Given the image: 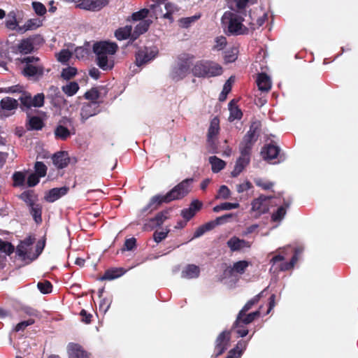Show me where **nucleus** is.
I'll use <instances>...</instances> for the list:
<instances>
[{"mask_svg":"<svg viewBox=\"0 0 358 358\" xmlns=\"http://www.w3.org/2000/svg\"><path fill=\"white\" fill-rule=\"evenodd\" d=\"M202 203L196 199L191 202L189 208H184L181 210L182 217L188 222L190 220L202 207Z\"/></svg>","mask_w":358,"mask_h":358,"instance_id":"obj_19","label":"nucleus"},{"mask_svg":"<svg viewBox=\"0 0 358 358\" xmlns=\"http://www.w3.org/2000/svg\"><path fill=\"white\" fill-rule=\"evenodd\" d=\"M100 112L99 101L83 103L80 110V116L83 122Z\"/></svg>","mask_w":358,"mask_h":358,"instance_id":"obj_16","label":"nucleus"},{"mask_svg":"<svg viewBox=\"0 0 358 358\" xmlns=\"http://www.w3.org/2000/svg\"><path fill=\"white\" fill-rule=\"evenodd\" d=\"M285 256L286 252L285 250H282L280 254L274 255L271 259L272 267L275 266L278 263L280 262V264L275 268V269H278L279 271H286L293 268L297 261L296 253L293 255L289 262H283L285 259Z\"/></svg>","mask_w":358,"mask_h":358,"instance_id":"obj_9","label":"nucleus"},{"mask_svg":"<svg viewBox=\"0 0 358 358\" xmlns=\"http://www.w3.org/2000/svg\"><path fill=\"white\" fill-rule=\"evenodd\" d=\"M231 90V83L230 79H229L224 85L222 91L219 96V100L220 101H224L226 99L227 94L230 92Z\"/></svg>","mask_w":358,"mask_h":358,"instance_id":"obj_57","label":"nucleus"},{"mask_svg":"<svg viewBox=\"0 0 358 358\" xmlns=\"http://www.w3.org/2000/svg\"><path fill=\"white\" fill-rule=\"evenodd\" d=\"M269 199H271L270 196L261 195L258 198L254 199L251 203L252 210L256 211L259 214L266 213L268 211V208L265 202Z\"/></svg>","mask_w":358,"mask_h":358,"instance_id":"obj_23","label":"nucleus"},{"mask_svg":"<svg viewBox=\"0 0 358 358\" xmlns=\"http://www.w3.org/2000/svg\"><path fill=\"white\" fill-rule=\"evenodd\" d=\"M264 291L261 292L258 294L255 295L253 298L250 299L242 308V309L239 311V317L242 315V314H244L245 313H247L248 310H250L255 305L258 303L260 299L262 297Z\"/></svg>","mask_w":358,"mask_h":358,"instance_id":"obj_37","label":"nucleus"},{"mask_svg":"<svg viewBox=\"0 0 358 358\" xmlns=\"http://www.w3.org/2000/svg\"><path fill=\"white\" fill-rule=\"evenodd\" d=\"M209 162L211 164V169L213 173H218L224 169L226 162L216 156L209 157Z\"/></svg>","mask_w":358,"mask_h":358,"instance_id":"obj_36","label":"nucleus"},{"mask_svg":"<svg viewBox=\"0 0 358 358\" xmlns=\"http://www.w3.org/2000/svg\"><path fill=\"white\" fill-rule=\"evenodd\" d=\"M229 110L230 111V115L229 117V121H234L235 120H241L243 117V113L241 110L236 104L234 100H231L229 103Z\"/></svg>","mask_w":358,"mask_h":358,"instance_id":"obj_34","label":"nucleus"},{"mask_svg":"<svg viewBox=\"0 0 358 358\" xmlns=\"http://www.w3.org/2000/svg\"><path fill=\"white\" fill-rule=\"evenodd\" d=\"M45 96L43 93H38L32 97V106L33 107L40 108L44 104Z\"/></svg>","mask_w":358,"mask_h":358,"instance_id":"obj_58","label":"nucleus"},{"mask_svg":"<svg viewBox=\"0 0 358 358\" xmlns=\"http://www.w3.org/2000/svg\"><path fill=\"white\" fill-rule=\"evenodd\" d=\"M280 148L273 143H269L266 145L262 151V157L267 161H271L273 159H278L275 163H280L285 159V156L283 154H280Z\"/></svg>","mask_w":358,"mask_h":358,"instance_id":"obj_11","label":"nucleus"},{"mask_svg":"<svg viewBox=\"0 0 358 358\" xmlns=\"http://www.w3.org/2000/svg\"><path fill=\"white\" fill-rule=\"evenodd\" d=\"M238 203H229L224 202L222 203L220 205H217L213 208V211L215 213H218L221 210H229L231 209H236L239 207Z\"/></svg>","mask_w":358,"mask_h":358,"instance_id":"obj_43","label":"nucleus"},{"mask_svg":"<svg viewBox=\"0 0 358 358\" xmlns=\"http://www.w3.org/2000/svg\"><path fill=\"white\" fill-rule=\"evenodd\" d=\"M43 38L36 34L28 38L22 39L17 45V50L22 54H29L32 52L37 46L43 45Z\"/></svg>","mask_w":358,"mask_h":358,"instance_id":"obj_7","label":"nucleus"},{"mask_svg":"<svg viewBox=\"0 0 358 358\" xmlns=\"http://www.w3.org/2000/svg\"><path fill=\"white\" fill-rule=\"evenodd\" d=\"M51 89L54 90V92H55V106H60L62 104H64L66 102V100L63 97V96L61 94L60 92L59 91L57 87H55L54 86L51 87Z\"/></svg>","mask_w":358,"mask_h":358,"instance_id":"obj_62","label":"nucleus"},{"mask_svg":"<svg viewBox=\"0 0 358 358\" xmlns=\"http://www.w3.org/2000/svg\"><path fill=\"white\" fill-rule=\"evenodd\" d=\"M169 233V229L161 231H155L153 234V239L156 243H159L167 237Z\"/></svg>","mask_w":358,"mask_h":358,"instance_id":"obj_64","label":"nucleus"},{"mask_svg":"<svg viewBox=\"0 0 358 358\" xmlns=\"http://www.w3.org/2000/svg\"><path fill=\"white\" fill-rule=\"evenodd\" d=\"M243 16L236 13L226 11L222 17V24L227 28L228 35L238 36L243 34L247 28L243 24Z\"/></svg>","mask_w":358,"mask_h":358,"instance_id":"obj_4","label":"nucleus"},{"mask_svg":"<svg viewBox=\"0 0 358 358\" xmlns=\"http://www.w3.org/2000/svg\"><path fill=\"white\" fill-rule=\"evenodd\" d=\"M200 275V268L195 264H188L182 270L181 277L183 278H196Z\"/></svg>","mask_w":358,"mask_h":358,"instance_id":"obj_28","label":"nucleus"},{"mask_svg":"<svg viewBox=\"0 0 358 358\" xmlns=\"http://www.w3.org/2000/svg\"><path fill=\"white\" fill-rule=\"evenodd\" d=\"M132 28L131 26L127 25L124 27L119 28L115 32V36L119 41L125 40L129 36L131 37Z\"/></svg>","mask_w":358,"mask_h":358,"instance_id":"obj_38","label":"nucleus"},{"mask_svg":"<svg viewBox=\"0 0 358 358\" xmlns=\"http://www.w3.org/2000/svg\"><path fill=\"white\" fill-rule=\"evenodd\" d=\"M71 57V52L69 50H62L57 57V60L62 63L67 62Z\"/></svg>","mask_w":358,"mask_h":358,"instance_id":"obj_63","label":"nucleus"},{"mask_svg":"<svg viewBox=\"0 0 358 358\" xmlns=\"http://www.w3.org/2000/svg\"><path fill=\"white\" fill-rule=\"evenodd\" d=\"M0 251L10 256L15 252V247L11 243L4 241L0 238Z\"/></svg>","mask_w":358,"mask_h":358,"instance_id":"obj_45","label":"nucleus"},{"mask_svg":"<svg viewBox=\"0 0 358 358\" xmlns=\"http://www.w3.org/2000/svg\"><path fill=\"white\" fill-rule=\"evenodd\" d=\"M261 131L260 122H253L239 145L240 157L250 159L252 149Z\"/></svg>","mask_w":358,"mask_h":358,"instance_id":"obj_3","label":"nucleus"},{"mask_svg":"<svg viewBox=\"0 0 358 358\" xmlns=\"http://www.w3.org/2000/svg\"><path fill=\"white\" fill-rule=\"evenodd\" d=\"M22 75L34 81L39 80L44 75V66L40 63L24 66L22 69Z\"/></svg>","mask_w":358,"mask_h":358,"instance_id":"obj_13","label":"nucleus"},{"mask_svg":"<svg viewBox=\"0 0 358 358\" xmlns=\"http://www.w3.org/2000/svg\"><path fill=\"white\" fill-rule=\"evenodd\" d=\"M118 49L115 43L100 41L94 44L93 51L96 55H114Z\"/></svg>","mask_w":358,"mask_h":358,"instance_id":"obj_14","label":"nucleus"},{"mask_svg":"<svg viewBox=\"0 0 358 358\" xmlns=\"http://www.w3.org/2000/svg\"><path fill=\"white\" fill-rule=\"evenodd\" d=\"M69 189L67 187L52 188L46 194L45 196V199L50 203L55 202L62 196L66 194L69 192Z\"/></svg>","mask_w":358,"mask_h":358,"instance_id":"obj_24","label":"nucleus"},{"mask_svg":"<svg viewBox=\"0 0 358 358\" xmlns=\"http://www.w3.org/2000/svg\"><path fill=\"white\" fill-rule=\"evenodd\" d=\"M40 58L35 56L24 57L21 59V62L24 64V66L34 65L40 63Z\"/></svg>","mask_w":358,"mask_h":358,"instance_id":"obj_61","label":"nucleus"},{"mask_svg":"<svg viewBox=\"0 0 358 358\" xmlns=\"http://www.w3.org/2000/svg\"><path fill=\"white\" fill-rule=\"evenodd\" d=\"M286 209L284 206H280L275 212H274L271 215V220L273 222H280L281 221L285 215H286Z\"/></svg>","mask_w":358,"mask_h":358,"instance_id":"obj_50","label":"nucleus"},{"mask_svg":"<svg viewBox=\"0 0 358 358\" xmlns=\"http://www.w3.org/2000/svg\"><path fill=\"white\" fill-rule=\"evenodd\" d=\"M261 314L260 308L255 312L247 314L245 313L239 317V313L236 319L234 322L233 327H241L243 324H248L252 323L255 319L259 317Z\"/></svg>","mask_w":358,"mask_h":358,"instance_id":"obj_17","label":"nucleus"},{"mask_svg":"<svg viewBox=\"0 0 358 358\" xmlns=\"http://www.w3.org/2000/svg\"><path fill=\"white\" fill-rule=\"evenodd\" d=\"M257 84L259 90L262 92H268L271 88V80L265 73H261L258 75Z\"/></svg>","mask_w":358,"mask_h":358,"instance_id":"obj_26","label":"nucleus"},{"mask_svg":"<svg viewBox=\"0 0 358 358\" xmlns=\"http://www.w3.org/2000/svg\"><path fill=\"white\" fill-rule=\"evenodd\" d=\"M18 101L15 99L6 96L3 98L0 101V116L8 117L13 113H10L11 110H14L18 107Z\"/></svg>","mask_w":358,"mask_h":358,"instance_id":"obj_15","label":"nucleus"},{"mask_svg":"<svg viewBox=\"0 0 358 358\" xmlns=\"http://www.w3.org/2000/svg\"><path fill=\"white\" fill-rule=\"evenodd\" d=\"M166 194L165 195L157 194L152 196L148 205L142 209L143 213L147 211L152 212L159 208V206L163 203H169L170 200L166 199Z\"/></svg>","mask_w":358,"mask_h":358,"instance_id":"obj_21","label":"nucleus"},{"mask_svg":"<svg viewBox=\"0 0 358 358\" xmlns=\"http://www.w3.org/2000/svg\"><path fill=\"white\" fill-rule=\"evenodd\" d=\"M35 174L41 178L45 176L47 173V166L42 162H36L34 165Z\"/></svg>","mask_w":358,"mask_h":358,"instance_id":"obj_52","label":"nucleus"},{"mask_svg":"<svg viewBox=\"0 0 358 358\" xmlns=\"http://www.w3.org/2000/svg\"><path fill=\"white\" fill-rule=\"evenodd\" d=\"M168 210H163L158 213L155 217L150 220V222L153 223L155 226H161L166 220L168 219Z\"/></svg>","mask_w":358,"mask_h":358,"instance_id":"obj_41","label":"nucleus"},{"mask_svg":"<svg viewBox=\"0 0 358 358\" xmlns=\"http://www.w3.org/2000/svg\"><path fill=\"white\" fill-rule=\"evenodd\" d=\"M37 287L40 292L43 294H49L52 292V283L46 280L42 282H38Z\"/></svg>","mask_w":358,"mask_h":358,"instance_id":"obj_49","label":"nucleus"},{"mask_svg":"<svg viewBox=\"0 0 358 358\" xmlns=\"http://www.w3.org/2000/svg\"><path fill=\"white\" fill-rule=\"evenodd\" d=\"M250 262L246 260H241L234 263L233 266L229 269L230 275H233L234 273L238 274H243L248 266Z\"/></svg>","mask_w":358,"mask_h":358,"instance_id":"obj_33","label":"nucleus"},{"mask_svg":"<svg viewBox=\"0 0 358 358\" xmlns=\"http://www.w3.org/2000/svg\"><path fill=\"white\" fill-rule=\"evenodd\" d=\"M227 38L224 36H218L215 39V45L213 47V50H223L227 45Z\"/></svg>","mask_w":358,"mask_h":358,"instance_id":"obj_53","label":"nucleus"},{"mask_svg":"<svg viewBox=\"0 0 358 358\" xmlns=\"http://www.w3.org/2000/svg\"><path fill=\"white\" fill-rule=\"evenodd\" d=\"M231 340L230 331H222L215 341L214 351L211 355L213 358H217L222 355L228 348Z\"/></svg>","mask_w":358,"mask_h":358,"instance_id":"obj_8","label":"nucleus"},{"mask_svg":"<svg viewBox=\"0 0 358 358\" xmlns=\"http://www.w3.org/2000/svg\"><path fill=\"white\" fill-rule=\"evenodd\" d=\"M158 51L156 49H151L144 47L138 50L136 53V64L138 66H143L151 60L154 59L157 55Z\"/></svg>","mask_w":358,"mask_h":358,"instance_id":"obj_12","label":"nucleus"},{"mask_svg":"<svg viewBox=\"0 0 358 358\" xmlns=\"http://www.w3.org/2000/svg\"><path fill=\"white\" fill-rule=\"evenodd\" d=\"M194 55L189 53H183L178 56L177 66L173 68L171 77L175 81H179L185 78L187 74L191 73L190 66L194 60Z\"/></svg>","mask_w":358,"mask_h":358,"instance_id":"obj_5","label":"nucleus"},{"mask_svg":"<svg viewBox=\"0 0 358 358\" xmlns=\"http://www.w3.org/2000/svg\"><path fill=\"white\" fill-rule=\"evenodd\" d=\"M13 180V186H22L25 181V174L21 171H15L12 176Z\"/></svg>","mask_w":358,"mask_h":358,"instance_id":"obj_47","label":"nucleus"},{"mask_svg":"<svg viewBox=\"0 0 358 358\" xmlns=\"http://www.w3.org/2000/svg\"><path fill=\"white\" fill-rule=\"evenodd\" d=\"M194 181L193 178L183 180L166 193V199L172 201L183 199L191 192Z\"/></svg>","mask_w":358,"mask_h":358,"instance_id":"obj_6","label":"nucleus"},{"mask_svg":"<svg viewBox=\"0 0 358 358\" xmlns=\"http://www.w3.org/2000/svg\"><path fill=\"white\" fill-rule=\"evenodd\" d=\"M231 196V191L228 188L227 186L223 185H221L217 192V194L216 196L217 199L222 198L223 199H227Z\"/></svg>","mask_w":358,"mask_h":358,"instance_id":"obj_56","label":"nucleus"},{"mask_svg":"<svg viewBox=\"0 0 358 358\" xmlns=\"http://www.w3.org/2000/svg\"><path fill=\"white\" fill-rule=\"evenodd\" d=\"M84 97L90 102L98 101L100 97V92L96 87H92L84 94Z\"/></svg>","mask_w":358,"mask_h":358,"instance_id":"obj_44","label":"nucleus"},{"mask_svg":"<svg viewBox=\"0 0 358 358\" xmlns=\"http://www.w3.org/2000/svg\"><path fill=\"white\" fill-rule=\"evenodd\" d=\"M227 245L230 249L231 252H234L240 251L245 248H250L251 243L249 241L234 236L227 241Z\"/></svg>","mask_w":358,"mask_h":358,"instance_id":"obj_18","label":"nucleus"},{"mask_svg":"<svg viewBox=\"0 0 358 358\" xmlns=\"http://www.w3.org/2000/svg\"><path fill=\"white\" fill-rule=\"evenodd\" d=\"M199 17V15H194L188 17H182L179 20V24L182 28H188L191 24L198 20Z\"/></svg>","mask_w":358,"mask_h":358,"instance_id":"obj_55","label":"nucleus"},{"mask_svg":"<svg viewBox=\"0 0 358 358\" xmlns=\"http://www.w3.org/2000/svg\"><path fill=\"white\" fill-rule=\"evenodd\" d=\"M71 135L70 131L62 125H58L55 129L56 139L66 141Z\"/></svg>","mask_w":358,"mask_h":358,"instance_id":"obj_39","label":"nucleus"},{"mask_svg":"<svg viewBox=\"0 0 358 358\" xmlns=\"http://www.w3.org/2000/svg\"><path fill=\"white\" fill-rule=\"evenodd\" d=\"M67 350L69 358H90L87 352L78 343H70Z\"/></svg>","mask_w":358,"mask_h":358,"instance_id":"obj_20","label":"nucleus"},{"mask_svg":"<svg viewBox=\"0 0 358 358\" xmlns=\"http://www.w3.org/2000/svg\"><path fill=\"white\" fill-rule=\"evenodd\" d=\"M41 21L38 18L28 20L23 26L24 31L35 29L41 26Z\"/></svg>","mask_w":358,"mask_h":358,"instance_id":"obj_48","label":"nucleus"},{"mask_svg":"<svg viewBox=\"0 0 358 358\" xmlns=\"http://www.w3.org/2000/svg\"><path fill=\"white\" fill-rule=\"evenodd\" d=\"M79 88V85L76 82H71L62 86V90L67 96H72L77 93Z\"/></svg>","mask_w":358,"mask_h":358,"instance_id":"obj_42","label":"nucleus"},{"mask_svg":"<svg viewBox=\"0 0 358 358\" xmlns=\"http://www.w3.org/2000/svg\"><path fill=\"white\" fill-rule=\"evenodd\" d=\"M34 236H29L24 240L21 241L16 249H15L16 255L23 261L29 260L31 262L36 260L42 253L45 247V241H39L37 242L35 250H33V245L35 243Z\"/></svg>","mask_w":358,"mask_h":358,"instance_id":"obj_1","label":"nucleus"},{"mask_svg":"<svg viewBox=\"0 0 358 358\" xmlns=\"http://www.w3.org/2000/svg\"><path fill=\"white\" fill-rule=\"evenodd\" d=\"M77 73V69L72 66H69L67 68L63 69L61 76L64 80H70L73 78Z\"/></svg>","mask_w":358,"mask_h":358,"instance_id":"obj_51","label":"nucleus"},{"mask_svg":"<svg viewBox=\"0 0 358 358\" xmlns=\"http://www.w3.org/2000/svg\"><path fill=\"white\" fill-rule=\"evenodd\" d=\"M149 13V10L147 8H143L140 10L134 13L131 15V19L134 21H142L148 16Z\"/></svg>","mask_w":358,"mask_h":358,"instance_id":"obj_54","label":"nucleus"},{"mask_svg":"<svg viewBox=\"0 0 358 358\" xmlns=\"http://www.w3.org/2000/svg\"><path fill=\"white\" fill-rule=\"evenodd\" d=\"M32 7L35 13L38 15H43L46 13L47 10L45 6L41 2L34 1L32 3Z\"/></svg>","mask_w":358,"mask_h":358,"instance_id":"obj_59","label":"nucleus"},{"mask_svg":"<svg viewBox=\"0 0 358 358\" xmlns=\"http://www.w3.org/2000/svg\"><path fill=\"white\" fill-rule=\"evenodd\" d=\"M222 67L218 63L208 59H201L195 62L191 69V73L196 78H212L220 76Z\"/></svg>","mask_w":358,"mask_h":358,"instance_id":"obj_2","label":"nucleus"},{"mask_svg":"<svg viewBox=\"0 0 358 358\" xmlns=\"http://www.w3.org/2000/svg\"><path fill=\"white\" fill-rule=\"evenodd\" d=\"M152 21L150 20H144L140 21V22L135 27L134 30L131 34V39L136 40L140 35L145 33L150 24Z\"/></svg>","mask_w":358,"mask_h":358,"instance_id":"obj_27","label":"nucleus"},{"mask_svg":"<svg viewBox=\"0 0 358 358\" xmlns=\"http://www.w3.org/2000/svg\"><path fill=\"white\" fill-rule=\"evenodd\" d=\"M108 0H83L82 6L83 8L92 11H97L107 6Z\"/></svg>","mask_w":358,"mask_h":358,"instance_id":"obj_25","label":"nucleus"},{"mask_svg":"<svg viewBox=\"0 0 358 358\" xmlns=\"http://www.w3.org/2000/svg\"><path fill=\"white\" fill-rule=\"evenodd\" d=\"M250 159L242 157H239L231 173V177L236 178L244 170V169L250 164Z\"/></svg>","mask_w":358,"mask_h":358,"instance_id":"obj_29","label":"nucleus"},{"mask_svg":"<svg viewBox=\"0 0 358 358\" xmlns=\"http://www.w3.org/2000/svg\"><path fill=\"white\" fill-rule=\"evenodd\" d=\"M30 208V214L32 215L36 223L39 224L42 222V206L41 204L37 203Z\"/></svg>","mask_w":358,"mask_h":358,"instance_id":"obj_40","label":"nucleus"},{"mask_svg":"<svg viewBox=\"0 0 358 358\" xmlns=\"http://www.w3.org/2000/svg\"><path fill=\"white\" fill-rule=\"evenodd\" d=\"M20 199L24 201L29 207L36 205L38 196L34 190H27L22 192L20 196Z\"/></svg>","mask_w":358,"mask_h":358,"instance_id":"obj_31","label":"nucleus"},{"mask_svg":"<svg viewBox=\"0 0 358 358\" xmlns=\"http://www.w3.org/2000/svg\"><path fill=\"white\" fill-rule=\"evenodd\" d=\"M125 271L122 268H112L105 271L101 277V280H111L122 276Z\"/></svg>","mask_w":358,"mask_h":358,"instance_id":"obj_30","label":"nucleus"},{"mask_svg":"<svg viewBox=\"0 0 358 358\" xmlns=\"http://www.w3.org/2000/svg\"><path fill=\"white\" fill-rule=\"evenodd\" d=\"M44 127L43 120L38 116H32L29 117L27 129L28 130H41Z\"/></svg>","mask_w":358,"mask_h":358,"instance_id":"obj_35","label":"nucleus"},{"mask_svg":"<svg viewBox=\"0 0 358 358\" xmlns=\"http://www.w3.org/2000/svg\"><path fill=\"white\" fill-rule=\"evenodd\" d=\"M96 64L103 71H109L113 68V61H109L107 55H96Z\"/></svg>","mask_w":358,"mask_h":358,"instance_id":"obj_32","label":"nucleus"},{"mask_svg":"<svg viewBox=\"0 0 358 358\" xmlns=\"http://www.w3.org/2000/svg\"><path fill=\"white\" fill-rule=\"evenodd\" d=\"M53 164L59 169L66 167L70 163V158L67 152L60 151L55 153L52 157Z\"/></svg>","mask_w":358,"mask_h":358,"instance_id":"obj_22","label":"nucleus"},{"mask_svg":"<svg viewBox=\"0 0 358 358\" xmlns=\"http://www.w3.org/2000/svg\"><path fill=\"white\" fill-rule=\"evenodd\" d=\"M235 3L234 10L236 13L245 15V9L247 7L249 0H234Z\"/></svg>","mask_w":358,"mask_h":358,"instance_id":"obj_46","label":"nucleus"},{"mask_svg":"<svg viewBox=\"0 0 358 358\" xmlns=\"http://www.w3.org/2000/svg\"><path fill=\"white\" fill-rule=\"evenodd\" d=\"M255 183L257 186L262 188L264 190L270 189L273 186V182L270 181L264 180L262 178H257L255 180Z\"/></svg>","mask_w":358,"mask_h":358,"instance_id":"obj_60","label":"nucleus"},{"mask_svg":"<svg viewBox=\"0 0 358 358\" xmlns=\"http://www.w3.org/2000/svg\"><path fill=\"white\" fill-rule=\"evenodd\" d=\"M220 120L217 117H213L210 122V126L207 133V143L210 147V151L216 152L217 145L215 139L220 133Z\"/></svg>","mask_w":358,"mask_h":358,"instance_id":"obj_10","label":"nucleus"}]
</instances>
